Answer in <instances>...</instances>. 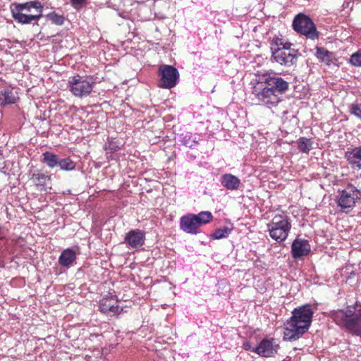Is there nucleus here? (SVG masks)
Segmentation results:
<instances>
[{"label":"nucleus","instance_id":"13","mask_svg":"<svg viewBox=\"0 0 361 361\" xmlns=\"http://www.w3.org/2000/svg\"><path fill=\"white\" fill-rule=\"evenodd\" d=\"M145 240V232L139 229L131 230L125 236V243L131 248L137 249L142 247Z\"/></svg>","mask_w":361,"mask_h":361},{"label":"nucleus","instance_id":"31","mask_svg":"<svg viewBox=\"0 0 361 361\" xmlns=\"http://www.w3.org/2000/svg\"><path fill=\"white\" fill-rule=\"evenodd\" d=\"M86 0H71V2L74 8H78L80 7Z\"/></svg>","mask_w":361,"mask_h":361},{"label":"nucleus","instance_id":"23","mask_svg":"<svg viewBox=\"0 0 361 361\" xmlns=\"http://www.w3.org/2000/svg\"><path fill=\"white\" fill-rule=\"evenodd\" d=\"M331 55L332 54L328 51L326 49L318 47L317 49L316 56L320 59L322 61L326 63V64H329L331 61Z\"/></svg>","mask_w":361,"mask_h":361},{"label":"nucleus","instance_id":"17","mask_svg":"<svg viewBox=\"0 0 361 361\" xmlns=\"http://www.w3.org/2000/svg\"><path fill=\"white\" fill-rule=\"evenodd\" d=\"M345 157L353 169H361V147L348 149Z\"/></svg>","mask_w":361,"mask_h":361},{"label":"nucleus","instance_id":"12","mask_svg":"<svg viewBox=\"0 0 361 361\" xmlns=\"http://www.w3.org/2000/svg\"><path fill=\"white\" fill-rule=\"evenodd\" d=\"M117 303V301L113 296L104 297L99 302V309L106 315L114 316L120 314L123 310Z\"/></svg>","mask_w":361,"mask_h":361},{"label":"nucleus","instance_id":"18","mask_svg":"<svg viewBox=\"0 0 361 361\" xmlns=\"http://www.w3.org/2000/svg\"><path fill=\"white\" fill-rule=\"evenodd\" d=\"M18 99L17 92L13 90L6 88L0 91V104L1 106L14 104Z\"/></svg>","mask_w":361,"mask_h":361},{"label":"nucleus","instance_id":"16","mask_svg":"<svg viewBox=\"0 0 361 361\" xmlns=\"http://www.w3.org/2000/svg\"><path fill=\"white\" fill-rule=\"evenodd\" d=\"M30 180L40 191H47L51 188L50 176L41 173H34L32 174Z\"/></svg>","mask_w":361,"mask_h":361},{"label":"nucleus","instance_id":"10","mask_svg":"<svg viewBox=\"0 0 361 361\" xmlns=\"http://www.w3.org/2000/svg\"><path fill=\"white\" fill-rule=\"evenodd\" d=\"M360 197V190L354 186H348L339 192L338 205L343 210L353 209Z\"/></svg>","mask_w":361,"mask_h":361},{"label":"nucleus","instance_id":"11","mask_svg":"<svg viewBox=\"0 0 361 361\" xmlns=\"http://www.w3.org/2000/svg\"><path fill=\"white\" fill-rule=\"evenodd\" d=\"M272 57L274 61L281 66L290 67L296 63L298 51L288 49H274L271 48Z\"/></svg>","mask_w":361,"mask_h":361},{"label":"nucleus","instance_id":"25","mask_svg":"<svg viewBox=\"0 0 361 361\" xmlns=\"http://www.w3.org/2000/svg\"><path fill=\"white\" fill-rule=\"evenodd\" d=\"M231 231V229L227 227H223L215 230V231L212 233V238L213 239H221L224 238H226L228 236Z\"/></svg>","mask_w":361,"mask_h":361},{"label":"nucleus","instance_id":"3","mask_svg":"<svg viewBox=\"0 0 361 361\" xmlns=\"http://www.w3.org/2000/svg\"><path fill=\"white\" fill-rule=\"evenodd\" d=\"M334 321L352 334L361 336V308L350 307L332 313Z\"/></svg>","mask_w":361,"mask_h":361},{"label":"nucleus","instance_id":"9","mask_svg":"<svg viewBox=\"0 0 361 361\" xmlns=\"http://www.w3.org/2000/svg\"><path fill=\"white\" fill-rule=\"evenodd\" d=\"M161 78L159 86L162 88L171 89L176 85L179 78L178 70L169 65H162L159 70Z\"/></svg>","mask_w":361,"mask_h":361},{"label":"nucleus","instance_id":"33","mask_svg":"<svg viewBox=\"0 0 361 361\" xmlns=\"http://www.w3.org/2000/svg\"><path fill=\"white\" fill-rule=\"evenodd\" d=\"M111 152L116 151L117 149V146H115L114 145L109 144V147Z\"/></svg>","mask_w":361,"mask_h":361},{"label":"nucleus","instance_id":"34","mask_svg":"<svg viewBox=\"0 0 361 361\" xmlns=\"http://www.w3.org/2000/svg\"><path fill=\"white\" fill-rule=\"evenodd\" d=\"M4 238V232L2 230V227L0 226V239Z\"/></svg>","mask_w":361,"mask_h":361},{"label":"nucleus","instance_id":"19","mask_svg":"<svg viewBox=\"0 0 361 361\" xmlns=\"http://www.w3.org/2000/svg\"><path fill=\"white\" fill-rule=\"evenodd\" d=\"M75 259V252L71 248H67L61 252L59 258V263L63 267H68L73 264Z\"/></svg>","mask_w":361,"mask_h":361},{"label":"nucleus","instance_id":"32","mask_svg":"<svg viewBox=\"0 0 361 361\" xmlns=\"http://www.w3.org/2000/svg\"><path fill=\"white\" fill-rule=\"evenodd\" d=\"M243 348H244L245 350H251V351H252V349H253L254 348H252V346H251V345H250V343L246 342V343H243Z\"/></svg>","mask_w":361,"mask_h":361},{"label":"nucleus","instance_id":"8","mask_svg":"<svg viewBox=\"0 0 361 361\" xmlns=\"http://www.w3.org/2000/svg\"><path fill=\"white\" fill-rule=\"evenodd\" d=\"M293 27L298 33L303 35L309 39H314L318 37V32L314 22L305 14L299 13L295 17Z\"/></svg>","mask_w":361,"mask_h":361},{"label":"nucleus","instance_id":"7","mask_svg":"<svg viewBox=\"0 0 361 361\" xmlns=\"http://www.w3.org/2000/svg\"><path fill=\"white\" fill-rule=\"evenodd\" d=\"M94 85V80L91 78L77 75L68 79L69 90L75 97L79 98L88 96Z\"/></svg>","mask_w":361,"mask_h":361},{"label":"nucleus","instance_id":"21","mask_svg":"<svg viewBox=\"0 0 361 361\" xmlns=\"http://www.w3.org/2000/svg\"><path fill=\"white\" fill-rule=\"evenodd\" d=\"M299 150L304 153H308L312 148V142L310 139L302 137L297 140Z\"/></svg>","mask_w":361,"mask_h":361},{"label":"nucleus","instance_id":"14","mask_svg":"<svg viewBox=\"0 0 361 361\" xmlns=\"http://www.w3.org/2000/svg\"><path fill=\"white\" fill-rule=\"evenodd\" d=\"M311 250L310 245L307 240L296 238L291 245V254L294 259H300L307 255Z\"/></svg>","mask_w":361,"mask_h":361},{"label":"nucleus","instance_id":"5","mask_svg":"<svg viewBox=\"0 0 361 361\" xmlns=\"http://www.w3.org/2000/svg\"><path fill=\"white\" fill-rule=\"evenodd\" d=\"M267 227L271 239L281 243L287 239L292 226L290 219L287 215L276 214L267 224Z\"/></svg>","mask_w":361,"mask_h":361},{"label":"nucleus","instance_id":"1","mask_svg":"<svg viewBox=\"0 0 361 361\" xmlns=\"http://www.w3.org/2000/svg\"><path fill=\"white\" fill-rule=\"evenodd\" d=\"M251 85L252 94L259 102L269 108L281 102L279 94H283L289 87L288 82L282 78L268 73L256 75Z\"/></svg>","mask_w":361,"mask_h":361},{"label":"nucleus","instance_id":"28","mask_svg":"<svg viewBox=\"0 0 361 361\" xmlns=\"http://www.w3.org/2000/svg\"><path fill=\"white\" fill-rule=\"evenodd\" d=\"M350 61L354 66H361V51H357L353 54L350 57Z\"/></svg>","mask_w":361,"mask_h":361},{"label":"nucleus","instance_id":"30","mask_svg":"<svg viewBox=\"0 0 361 361\" xmlns=\"http://www.w3.org/2000/svg\"><path fill=\"white\" fill-rule=\"evenodd\" d=\"M277 41H279L280 42L278 43V42H276V45L278 46V48L276 49L295 50L294 49L290 48V47L292 45L291 43H290V42L283 43L281 42V39H277Z\"/></svg>","mask_w":361,"mask_h":361},{"label":"nucleus","instance_id":"15","mask_svg":"<svg viewBox=\"0 0 361 361\" xmlns=\"http://www.w3.org/2000/svg\"><path fill=\"white\" fill-rule=\"evenodd\" d=\"M278 345L272 340L263 339L259 345L252 349V352L265 357L273 356L277 351Z\"/></svg>","mask_w":361,"mask_h":361},{"label":"nucleus","instance_id":"26","mask_svg":"<svg viewBox=\"0 0 361 361\" xmlns=\"http://www.w3.org/2000/svg\"><path fill=\"white\" fill-rule=\"evenodd\" d=\"M349 111L351 114L361 119V103L355 102L350 104Z\"/></svg>","mask_w":361,"mask_h":361},{"label":"nucleus","instance_id":"24","mask_svg":"<svg viewBox=\"0 0 361 361\" xmlns=\"http://www.w3.org/2000/svg\"><path fill=\"white\" fill-rule=\"evenodd\" d=\"M58 166L63 171H72L75 167V164L69 158L59 159Z\"/></svg>","mask_w":361,"mask_h":361},{"label":"nucleus","instance_id":"6","mask_svg":"<svg viewBox=\"0 0 361 361\" xmlns=\"http://www.w3.org/2000/svg\"><path fill=\"white\" fill-rule=\"evenodd\" d=\"M213 216L211 212L205 211L197 214H188L180 219V228L185 233L197 234L199 228L211 221Z\"/></svg>","mask_w":361,"mask_h":361},{"label":"nucleus","instance_id":"29","mask_svg":"<svg viewBox=\"0 0 361 361\" xmlns=\"http://www.w3.org/2000/svg\"><path fill=\"white\" fill-rule=\"evenodd\" d=\"M183 144L188 147H192L197 144V142L194 140H191L190 135H186L183 139Z\"/></svg>","mask_w":361,"mask_h":361},{"label":"nucleus","instance_id":"4","mask_svg":"<svg viewBox=\"0 0 361 361\" xmlns=\"http://www.w3.org/2000/svg\"><path fill=\"white\" fill-rule=\"evenodd\" d=\"M13 18L20 23L28 24L38 20L42 15V6L39 1L11 4Z\"/></svg>","mask_w":361,"mask_h":361},{"label":"nucleus","instance_id":"27","mask_svg":"<svg viewBox=\"0 0 361 361\" xmlns=\"http://www.w3.org/2000/svg\"><path fill=\"white\" fill-rule=\"evenodd\" d=\"M47 18L56 25H61L64 23V18L55 13H51L47 15Z\"/></svg>","mask_w":361,"mask_h":361},{"label":"nucleus","instance_id":"20","mask_svg":"<svg viewBox=\"0 0 361 361\" xmlns=\"http://www.w3.org/2000/svg\"><path fill=\"white\" fill-rule=\"evenodd\" d=\"M240 183V179L230 173L222 176L221 184L228 190H234L239 188Z\"/></svg>","mask_w":361,"mask_h":361},{"label":"nucleus","instance_id":"2","mask_svg":"<svg viewBox=\"0 0 361 361\" xmlns=\"http://www.w3.org/2000/svg\"><path fill=\"white\" fill-rule=\"evenodd\" d=\"M312 315L313 312L309 305L295 308L292 317L284 324L283 339L292 341L300 338L309 329Z\"/></svg>","mask_w":361,"mask_h":361},{"label":"nucleus","instance_id":"22","mask_svg":"<svg viewBox=\"0 0 361 361\" xmlns=\"http://www.w3.org/2000/svg\"><path fill=\"white\" fill-rule=\"evenodd\" d=\"M43 162L49 168H54L58 166L59 159L56 154L47 152L43 154Z\"/></svg>","mask_w":361,"mask_h":361}]
</instances>
